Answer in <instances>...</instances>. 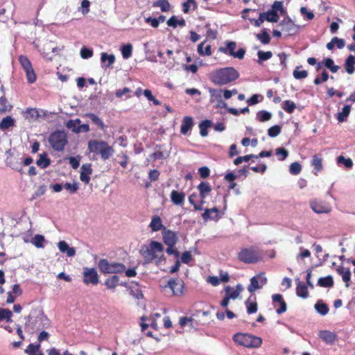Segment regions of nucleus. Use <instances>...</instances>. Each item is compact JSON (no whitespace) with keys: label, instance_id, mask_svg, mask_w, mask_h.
Masks as SVG:
<instances>
[{"label":"nucleus","instance_id":"nucleus-36","mask_svg":"<svg viewBox=\"0 0 355 355\" xmlns=\"http://www.w3.org/2000/svg\"><path fill=\"white\" fill-rule=\"evenodd\" d=\"M315 309L318 313L322 315H325L328 313L329 309L327 304L324 303L322 300H318L315 304Z\"/></svg>","mask_w":355,"mask_h":355},{"label":"nucleus","instance_id":"nucleus-51","mask_svg":"<svg viewBox=\"0 0 355 355\" xmlns=\"http://www.w3.org/2000/svg\"><path fill=\"white\" fill-rule=\"evenodd\" d=\"M324 65L333 73L337 72L339 69V67L335 65L334 60L329 58L324 59Z\"/></svg>","mask_w":355,"mask_h":355},{"label":"nucleus","instance_id":"nucleus-64","mask_svg":"<svg viewBox=\"0 0 355 355\" xmlns=\"http://www.w3.org/2000/svg\"><path fill=\"white\" fill-rule=\"evenodd\" d=\"M191 6H193V9L196 8V5L195 0H187V1L183 3V12L187 13Z\"/></svg>","mask_w":355,"mask_h":355},{"label":"nucleus","instance_id":"nucleus-54","mask_svg":"<svg viewBox=\"0 0 355 355\" xmlns=\"http://www.w3.org/2000/svg\"><path fill=\"white\" fill-rule=\"evenodd\" d=\"M225 295H227L230 299L235 300L239 295V291L237 290H233L230 286H227L225 288Z\"/></svg>","mask_w":355,"mask_h":355},{"label":"nucleus","instance_id":"nucleus-59","mask_svg":"<svg viewBox=\"0 0 355 355\" xmlns=\"http://www.w3.org/2000/svg\"><path fill=\"white\" fill-rule=\"evenodd\" d=\"M276 155L280 161L284 160L288 155V152L284 148H277L276 149Z\"/></svg>","mask_w":355,"mask_h":355},{"label":"nucleus","instance_id":"nucleus-47","mask_svg":"<svg viewBox=\"0 0 355 355\" xmlns=\"http://www.w3.org/2000/svg\"><path fill=\"white\" fill-rule=\"evenodd\" d=\"M258 55V63L261 64L262 62L270 59L272 56L271 51H259L257 53Z\"/></svg>","mask_w":355,"mask_h":355},{"label":"nucleus","instance_id":"nucleus-35","mask_svg":"<svg viewBox=\"0 0 355 355\" xmlns=\"http://www.w3.org/2000/svg\"><path fill=\"white\" fill-rule=\"evenodd\" d=\"M167 25L174 28H176L178 25L183 27L186 25V21L183 18L178 19L177 17L175 15H173L168 19Z\"/></svg>","mask_w":355,"mask_h":355},{"label":"nucleus","instance_id":"nucleus-61","mask_svg":"<svg viewBox=\"0 0 355 355\" xmlns=\"http://www.w3.org/2000/svg\"><path fill=\"white\" fill-rule=\"evenodd\" d=\"M63 187L69 191V192L71 193H74L77 191V190L78 189V184L77 182H74L73 184H71V183H69V182H67L64 184V185L63 186Z\"/></svg>","mask_w":355,"mask_h":355},{"label":"nucleus","instance_id":"nucleus-56","mask_svg":"<svg viewBox=\"0 0 355 355\" xmlns=\"http://www.w3.org/2000/svg\"><path fill=\"white\" fill-rule=\"evenodd\" d=\"M281 132V127L279 125H273L268 130V135L270 137H275Z\"/></svg>","mask_w":355,"mask_h":355},{"label":"nucleus","instance_id":"nucleus-2","mask_svg":"<svg viewBox=\"0 0 355 355\" xmlns=\"http://www.w3.org/2000/svg\"><path fill=\"white\" fill-rule=\"evenodd\" d=\"M25 329L31 334H34L37 331L48 329L51 326L50 320L43 312L37 315L34 318L31 315H28L25 318Z\"/></svg>","mask_w":355,"mask_h":355},{"label":"nucleus","instance_id":"nucleus-37","mask_svg":"<svg viewBox=\"0 0 355 355\" xmlns=\"http://www.w3.org/2000/svg\"><path fill=\"white\" fill-rule=\"evenodd\" d=\"M85 116L89 119L94 124L99 127L101 130H104L105 125L97 115L93 113H87L85 114Z\"/></svg>","mask_w":355,"mask_h":355},{"label":"nucleus","instance_id":"nucleus-21","mask_svg":"<svg viewBox=\"0 0 355 355\" xmlns=\"http://www.w3.org/2000/svg\"><path fill=\"white\" fill-rule=\"evenodd\" d=\"M92 173V166L90 164H85L81 166L80 179L85 184H88L90 181L89 175Z\"/></svg>","mask_w":355,"mask_h":355},{"label":"nucleus","instance_id":"nucleus-42","mask_svg":"<svg viewBox=\"0 0 355 355\" xmlns=\"http://www.w3.org/2000/svg\"><path fill=\"white\" fill-rule=\"evenodd\" d=\"M264 13L266 15L265 18H266V21H268L269 22H277L278 21L279 17L275 10L270 9Z\"/></svg>","mask_w":355,"mask_h":355},{"label":"nucleus","instance_id":"nucleus-41","mask_svg":"<svg viewBox=\"0 0 355 355\" xmlns=\"http://www.w3.org/2000/svg\"><path fill=\"white\" fill-rule=\"evenodd\" d=\"M350 105H345L342 111L340 112H338L337 114V119L339 122H343L345 121V119L349 116L350 113Z\"/></svg>","mask_w":355,"mask_h":355},{"label":"nucleus","instance_id":"nucleus-50","mask_svg":"<svg viewBox=\"0 0 355 355\" xmlns=\"http://www.w3.org/2000/svg\"><path fill=\"white\" fill-rule=\"evenodd\" d=\"M25 117L28 119H37L40 114L35 108H28L24 112Z\"/></svg>","mask_w":355,"mask_h":355},{"label":"nucleus","instance_id":"nucleus-55","mask_svg":"<svg viewBox=\"0 0 355 355\" xmlns=\"http://www.w3.org/2000/svg\"><path fill=\"white\" fill-rule=\"evenodd\" d=\"M302 170V166L298 162H293L289 166V172L292 175H298Z\"/></svg>","mask_w":355,"mask_h":355},{"label":"nucleus","instance_id":"nucleus-23","mask_svg":"<svg viewBox=\"0 0 355 355\" xmlns=\"http://www.w3.org/2000/svg\"><path fill=\"white\" fill-rule=\"evenodd\" d=\"M162 236L165 244H175L178 241L177 234L166 228H164Z\"/></svg>","mask_w":355,"mask_h":355},{"label":"nucleus","instance_id":"nucleus-53","mask_svg":"<svg viewBox=\"0 0 355 355\" xmlns=\"http://www.w3.org/2000/svg\"><path fill=\"white\" fill-rule=\"evenodd\" d=\"M337 162L338 164H343L347 168H351L353 166V162L350 158H345L343 155H340L337 158Z\"/></svg>","mask_w":355,"mask_h":355},{"label":"nucleus","instance_id":"nucleus-13","mask_svg":"<svg viewBox=\"0 0 355 355\" xmlns=\"http://www.w3.org/2000/svg\"><path fill=\"white\" fill-rule=\"evenodd\" d=\"M83 282L85 284L96 285L98 282V275L94 268H85L83 271Z\"/></svg>","mask_w":355,"mask_h":355},{"label":"nucleus","instance_id":"nucleus-15","mask_svg":"<svg viewBox=\"0 0 355 355\" xmlns=\"http://www.w3.org/2000/svg\"><path fill=\"white\" fill-rule=\"evenodd\" d=\"M168 286L173 295L180 296L183 294L184 284L177 279H171L168 282Z\"/></svg>","mask_w":355,"mask_h":355},{"label":"nucleus","instance_id":"nucleus-20","mask_svg":"<svg viewBox=\"0 0 355 355\" xmlns=\"http://www.w3.org/2000/svg\"><path fill=\"white\" fill-rule=\"evenodd\" d=\"M24 241L25 243L31 242V244H42L46 241L45 238L43 235L36 234L34 236H33L31 232H28L24 235Z\"/></svg>","mask_w":355,"mask_h":355},{"label":"nucleus","instance_id":"nucleus-38","mask_svg":"<svg viewBox=\"0 0 355 355\" xmlns=\"http://www.w3.org/2000/svg\"><path fill=\"white\" fill-rule=\"evenodd\" d=\"M50 164L51 160L47 157L45 153L40 154L39 159L36 162V164L42 168H47Z\"/></svg>","mask_w":355,"mask_h":355},{"label":"nucleus","instance_id":"nucleus-45","mask_svg":"<svg viewBox=\"0 0 355 355\" xmlns=\"http://www.w3.org/2000/svg\"><path fill=\"white\" fill-rule=\"evenodd\" d=\"M272 117V114L268 111H259L257 114V119L261 122L269 121Z\"/></svg>","mask_w":355,"mask_h":355},{"label":"nucleus","instance_id":"nucleus-6","mask_svg":"<svg viewBox=\"0 0 355 355\" xmlns=\"http://www.w3.org/2000/svg\"><path fill=\"white\" fill-rule=\"evenodd\" d=\"M262 258L261 252L252 246L242 248L238 254L239 260L245 263H255L260 261Z\"/></svg>","mask_w":355,"mask_h":355},{"label":"nucleus","instance_id":"nucleus-29","mask_svg":"<svg viewBox=\"0 0 355 355\" xmlns=\"http://www.w3.org/2000/svg\"><path fill=\"white\" fill-rule=\"evenodd\" d=\"M185 195L182 192H178L177 191H172L171 193V201L177 205H182L184 200Z\"/></svg>","mask_w":355,"mask_h":355},{"label":"nucleus","instance_id":"nucleus-3","mask_svg":"<svg viewBox=\"0 0 355 355\" xmlns=\"http://www.w3.org/2000/svg\"><path fill=\"white\" fill-rule=\"evenodd\" d=\"M140 253L146 263L155 261L157 265L165 261L163 245H144Z\"/></svg>","mask_w":355,"mask_h":355},{"label":"nucleus","instance_id":"nucleus-58","mask_svg":"<svg viewBox=\"0 0 355 355\" xmlns=\"http://www.w3.org/2000/svg\"><path fill=\"white\" fill-rule=\"evenodd\" d=\"M311 164L315 170L320 171L322 168V159L318 155H314L312 159Z\"/></svg>","mask_w":355,"mask_h":355},{"label":"nucleus","instance_id":"nucleus-7","mask_svg":"<svg viewBox=\"0 0 355 355\" xmlns=\"http://www.w3.org/2000/svg\"><path fill=\"white\" fill-rule=\"evenodd\" d=\"M48 141L55 150L62 151L67 144L68 139L65 132L57 130L50 135Z\"/></svg>","mask_w":355,"mask_h":355},{"label":"nucleus","instance_id":"nucleus-30","mask_svg":"<svg viewBox=\"0 0 355 355\" xmlns=\"http://www.w3.org/2000/svg\"><path fill=\"white\" fill-rule=\"evenodd\" d=\"M318 285L323 288H330L334 286L333 277L328 275L324 277H320L318 281Z\"/></svg>","mask_w":355,"mask_h":355},{"label":"nucleus","instance_id":"nucleus-10","mask_svg":"<svg viewBox=\"0 0 355 355\" xmlns=\"http://www.w3.org/2000/svg\"><path fill=\"white\" fill-rule=\"evenodd\" d=\"M19 62L26 72L28 82L30 83H34L36 80V75L29 59L26 56L21 55L19 56Z\"/></svg>","mask_w":355,"mask_h":355},{"label":"nucleus","instance_id":"nucleus-14","mask_svg":"<svg viewBox=\"0 0 355 355\" xmlns=\"http://www.w3.org/2000/svg\"><path fill=\"white\" fill-rule=\"evenodd\" d=\"M272 299L277 314H282L286 311V303L281 294H274Z\"/></svg>","mask_w":355,"mask_h":355},{"label":"nucleus","instance_id":"nucleus-26","mask_svg":"<svg viewBox=\"0 0 355 355\" xmlns=\"http://www.w3.org/2000/svg\"><path fill=\"white\" fill-rule=\"evenodd\" d=\"M149 227L153 232H157L161 230H164V228H165L162 225L160 217L158 216H153L152 217Z\"/></svg>","mask_w":355,"mask_h":355},{"label":"nucleus","instance_id":"nucleus-31","mask_svg":"<svg viewBox=\"0 0 355 355\" xmlns=\"http://www.w3.org/2000/svg\"><path fill=\"white\" fill-rule=\"evenodd\" d=\"M355 64V58L352 55H349L345 60V68L349 74H352L354 72V65Z\"/></svg>","mask_w":355,"mask_h":355},{"label":"nucleus","instance_id":"nucleus-22","mask_svg":"<svg viewBox=\"0 0 355 355\" xmlns=\"http://www.w3.org/2000/svg\"><path fill=\"white\" fill-rule=\"evenodd\" d=\"M247 313L248 314H252L257 311L258 304L257 302V298L254 295H250L247 300L245 302Z\"/></svg>","mask_w":355,"mask_h":355},{"label":"nucleus","instance_id":"nucleus-4","mask_svg":"<svg viewBox=\"0 0 355 355\" xmlns=\"http://www.w3.org/2000/svg\"><path fill=\"white\" fill-rule=\"evenodd\" d=\"M87 149L90 153L99 155L103 160L108 159L114 153L113 148L106 141L96 139L88 142Z\"/></svg>","mask_w":355,"mask_h":355},{"label":"nucleus","instance_id":"nucleus-8","mask_svg":"<svg viewBox=\"0 0 355 355\" xmlns=\"http://www.w3.org/2000/svg\"><path fill=\"white\" fill-rule=\"evenodd\" d=\"M98 268L101 272L106 273H122L126 269L123 263L112 262L110 263L107 259H102L98 264Z\"/></svg>","mask_w":355,"mask_h":355},{"label":"nucleus","instance_id":"nucleus-25","mask_svg":"<svg viewBox=\"0 0 355 355\" xmlns=\"http://www.w3.org/2000/svg\"><path fill=\"white\" fill-rule=\"evenodd\" d=\"M193 125V121L191 116H185L184 117L182 125L180 132L182 135H187L189 130L191 129Z\"/></svg>","mask_w":355,"mask_h":355},{"label":"nucleus","instance_id":"nucleus-44","mask_svg":"<svg viewBox=\"0 0 355 355\" xmlns=\"http://www.w3.org/2000/svg\"><path fill=\"white\" fill-rule=\"evenodd\" d=\"M119 282V278L116 275L112 276L110 278H107L105 282V285L107 288L111 289L115 288Z\"/></svg>","mask_w":355,"mask_h":355},{"label":"nucleus","instance_id":"nucleus-12","mask_svg":"<svg viewBox=\"0 0 355 355\" xmlns=\"http://www.w3.org/2000/svg\"><path fill=\"white\" fill-rule=\"evenodd\" d=\"M267 283V278L264 272H260L257 276L250 279V284L248 286L250 293H254L256 290L261 288Z\"/></svg>","mask_w":355,"mask_h":355},{"label":"nucleus","instance_id":"nucleus-28","mask_svg":"<svg viewBox=\"0 0 355 355\" xmlns=\"http://www.w3.org/2000/svg\"><path fill=\"white\" fill-rule=\"evenodd\" d=\"M296 294L302 298H306L309 296L307 286L302 282H298L296 286Z\"/></svg>","mask_w":355,"mask_h":355},{"label":"nucleus","instance_id":"nucleus-52","mask_svg":"<svg viewBox=\"0 0 355 355\" xmlns=\"http://www.w3.org/2000/svg\"><path fill=\"white\" fill-rule=\"evenodd\" d=\"M300 68V67H297L293 71V77L297 80L306 78L308 76V72L306 70L299 71Z\"/></svg>","mask_w":355,"mask_h":355},{"label":"nucleus","instance_id":"nucleus-16","mask_svg":"<svg viewBox=\"0 0 355 355\" xmlns=\"http://www.w3.org/2000/svg\"><path fill=\"white\" fill-rule=\"evenodd\" d=\"M280 26L282 27V31L286 32L290 35L297 33L300 28V26L295 24L289 18L283 19L280 23Z\"/></svg>","mask_w":355,"mask_h":355},{"label":"nucleus","instance_id":"nucleus-17","mask_svg":"<svg viewBox=\"0 0 355 355\" xmlns=\"http://www.w3.org/2000/svg\"><path fill=\"white\" fill-rule=\"evenodd\" d=\"M318 336L327 345H332L337 340V335L336 333L329 330H322L318 333Z\"/></svg>","mask_w":355,"mask_h":355},{"label":"nucleus","instance_id":"nucleus-39","mask_svg":"<svg viewBox=\"0 0 355 355\" xmlns=\"http://www.w3.org/2000/svg\"><path fill=\"white\" fill-rule=\"evenodd\" d=\"M212 123L210 120H204L199 124L200 134L202 137H207L208 135L207 128L211 127Z\"/></svg>","mask_w":355,"mask_h":355},{"label":"nucleus","instance_id":"nucleus-27","mask_svg":"<svg viewBox=\"0 0 355 355\" xmlns=\"http://www.w3.org/2000/svg\"><path fill=\"white\" fill-rule=\"evenodd\" d=\"M201 198H205L211 191V188L208 182H201L198 186Z\"/></svg>","mask_w":355,"mask_h":355},{"label":"nucleus","instance_id":"nucleus-33","mask_svg":"<svg viewBox=\"0 0 355 355\" xmlns=\"http://www.w3.org/2000/svg\"><path fill=\"white\" fill-rule=\"evenodd\" d=\"M15 125V121L14 119L10 116H7L2 119L1 121L0 122V129L2 130H6Z\"/></svg>","mask_w":355,"mask_h":355},{"label":"nucleus","instance_id":"nucleus-63","mask_svg":"<svg viewBox=\"0 0 355 355\" xmlns=\"http://www.w3.org/2000/svg\"><path fill=\"white\" fill-rule=\"evenodd\" d=\"M40 347V343L36 345L33 344H30L28 346V348L25 350V352L28 353L29 355H33L36 354V352L39 350Z\"/></svg>","mask_w":355,"mask_h":355},{"label":"nucleus","instance_id":"nucleus-49","mask_svg":"<svg viewBox=\"0 0 355 355\" xmlns=\"http://www.w3.org/2000/svg\"><path fill=\"white\" fill-rule=\"evenodd\" d=\"M257 38L263 44H268L270 40V37L265 29L257 35Z\"/></svg>","mask_w":355,"mask_h":355},{"label":"nucleus","instance_id":"nucleus-43","mask_svg":"<svg viewBox=\"0 0 355 355\" xmlns=\"http://www.w3.org/2000/svg\"><path fill=\"white\" fill-rule=\"evenodd\" d=\"M205 44V42H201L198 46V53L200 55H211V46L207 45L204 48V45Z\"/></svg>","mask_w":355,"mask_h":355},{"label":"nucleus","instance_id":"nucleus-24","mask_svg":"<svg viewBox=\"0 0 355 355\" xmlns=\"http://www.w3.org/2000/svg\"><path fill=\"white\" fill-rule=\"evenodd\" d=\"M219 211L218 208L214 207L212 209H206L205 212L202 214V218L207 221L209 219L218 220Z\"/></svg>","mask_w":355,"mask_h":355},{"label":"nucleus","instance_id":"nucleus-9","mask_svg":"<svg viewBox=\"0 0 355 355\" xmlns=\"http://www.w3.org/2000/svg\"><path fill=\"white\" fill-rule=\"evenodd\" d=\"M226 46H221L219 48V51L225 53L229 54L234 58H236L239 60H241L244 58L245 51L243 48H240L236 52L234 51L236 47V43L233 41H227L225 42Z\"/></svg>","mask_w":355,"mask_h":355},{"label":"nucleus","instance_id":"nucleus-60","mask_svg":"<svg viewBox=\"0 0 355 355\" xmlns=\"http://www.w3.org/2000/svg\"><path fill=\"white\" fill-rule=\"evenodd\" d=\"M80 123V119L69 120L67 122L66 126L67 128L71 129L73 132L76 133L77 127Z\"/></svg>","mask_w":355,"mask_h":355},{"label":"nucleus","instance_id":"nucleus-19","mask_svg":"<svg viewBox=\"0 0 355 355\" xmlns=\"http://www.w3.org/2000/svg\"><path fill=\"white\" fill-rule=\"evenodd\" d=\"M337 273L342 277L343 281L345 283V287L350 286L351 282V272L349 268L339 266L336 268Z\"/></svg>","mask_w":355,"mask_h":355},{"label":"nucleus","instance_id":"nucleus-1","mask_svg":"<svg viewBox=\"0 0 355 355\" xmlns=\"http://www.w3.org/2000/svg\"><path fill=\"white\" fill-rule=\"evenodd\" d=\"M239 77V73L231 67L220 68L213 71L209 74V79L215 85H227Z\"/></svg>","mask_w":355,"mask_h":355},{"label":"nucleus","instance_id":"nucleus-34","mask_svg":"<svg viewBox=\"0 0 355 355\" xmlns=\"http://www.w3.org/2000/svg\"><path fill=\"white\" fill-rule=\"evenodd\" d=\"M153 6L159 8L162 12H167L171 8V5L168 0H157L153 3Z\"/></svg>","mask_w":355,"mask_h":355},{"label":"nucleus","instance_id":"nucleus-62","mask_svg":"<svg viewBox=\"0 0 355 355\" xmlns=\"http://www.w3.org/2000/svg\"><path fill=\"white\" fill-rule=\"evenodd\" d=\"M80 55L83 59H87L93 55V51L92 49H88L85 46L83 47L80 50Z\"/></svg>","mask_w":355,"mask_h":355},{"label":"nucleus","instance_id":"nucleus-32","mask_svg":"<svg viewBox=\"0 0 355 355\" xmlns=\"http://www.w3.org/2000/svg\"><path fill=\"white\" fill-rule=\"evenodd\" d=\"M101 61L105 64V67H110L115 62V56L113 54L109 55L107 53H102Z\"/></svg>","mask_w":355,"mask_h":355},{"label":"nucleus","instance_id":"nucleus-5","mask_svg":"<svg viewBox=\"0 0 355 355\" xmlns=\"http://www.w3.org/2000/svg\"><path fill=\"white\" fill-rule=\"evenodd\" d=\"M232 339L237 345L248 348L259 347L262 344V339L260 337L249 334L236 333Z\"/></svg>","mask_w":355,"mask_h":355},{"label":"nucleus","instance_id":"nucleus-11","mask_svg":"<svg viewBox=\"0 0 355 355\" xmlns=\"http://www.w3.org/2000/svg\"><path fill=\"white\" fill-rule=\"evenodd\" d=\"M310 207L317 214H328L331 211V205L321 199H312L310 201Z\"/></svg>","mask_w":355,"mask_h":355},{"label":"nucleus","instance_id":"nucleus-18","mask_svg":"<svg viewBox=\"0 0 355 355\" xmlns=\"http://www.w3.org/2000/svg\"><path fill=\"white\" fill-rule=\"evenodd\" d=\"M209 92L211 95V98L214 100L217 101L218 106L219 107H223L227 110L229 108L225 102L222 100V89H216L210 88Z\"/></svg>","mask_w":355,"mask_h":355},{"label":"nucleus","instance_id":"nucleus-40","mask_svg":"<svg viewBox=\"0 0 355 355\" xmlns=\"http://www.w3.org/2000/svg\"><path fill=\"white\" fill-rule=\"evenodd\" d=\"M282 108L287 113L292 114L296 108V105L294 102L290 100H286L282 103Z\"/></svg>","mask_w":355,"mask_h":355},{"label":"nucleus","instance_id":"nucleus-46","mask_svg":"<svg viewBox=\"0 0 355 355\" xmlns=\"http://www.w3.org/2000/svg\"><path fill=\"white\" fill-rule=\"evenodd\" d=\"M122 56L124 59H128L132 56V46L131 44H125L121 49Z\"/></svg>","mask_w":355,"mask_h":355},{"label":"nucleus","instance_id":"nucleus-48","mask_svg":"<svg viewBox=\"0 0 355 355\" xmlns=\"http://www.w3.org/2000/svg\"><path fill=\"white\" fill-rule=\"evenodd\" d=\"M12 313L8 309L0 308V320H6L7 322L11 321Z\"/></svg>","mask_w":355,"mask_h":355},{"label":"nucleus","instance_id":"nucleus-57","mask_svg":"<svg viewBox=\"0 0 355 355\" xmlns=\"http://www.w3.org/2000/svg\"><path fill=\"white\" fill-rule=\"evenodd\" d=\"M59 250L62 253H67L68 257H73L75 254V250L69 248V245H58Z\"/></svg>","mask_w":355,"mask_h":355}]
</instances>
